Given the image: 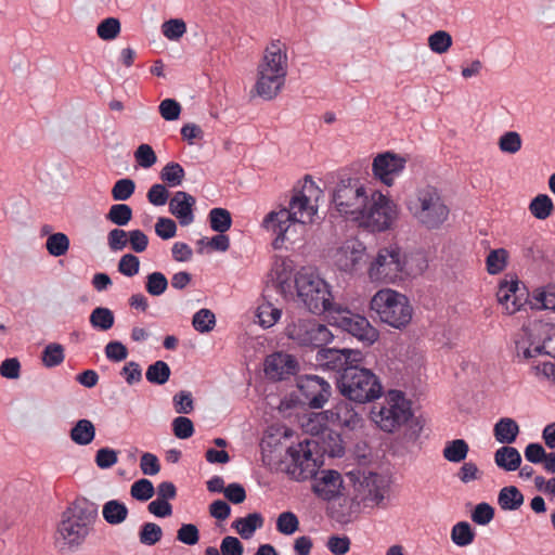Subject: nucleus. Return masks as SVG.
<instances>
[{"label":"nucleus","mask_w":555,"mask_h":555,"mask_svg":"<svg viewBox=\"0 0 555 555\" xmlns=\"http://www.w3.org/2000/svg\"><path fill=\"white\" fill-rule=\"evenodd\" d=\"M96 518V504L86 499L76 500L62 513L56 541L69 548L80 546L93 530Z\"/></svg>","instance_id":"3"},{"label":"nucleus","mask_w":555,"mask_h":555,"mask_svg":"<svg viewBox=\"0 0 555 555\" xmlns=\"http://www.w3.org/2000/svg\"><path fill=\"white\" fill-rule=\"evenodd\" d=\"M129 511L125 503L118 500L107 501L102 508L104 520L113 526L124 522L128 517Z\"/></svg>","instance_id":"30"},{"label":"nucleus","mask_w":555,"mask_h":555,"mask_svg":"<svg viewBox=\"0 0 555 555\" xmlns=\"http://www.w3.org/2000/svg\"><path fill=\"white\" fill-rule=\"evenodd\" d=\"M46 246L50 255L60 257L67 253L69 240L64 233H54L47 238Z\"/></svg>","instance_id":"48"},{"label":"nucleus","mask_w":555,"mask_h":555,"mask_svg":"<svg viewBox=\"0 0 555 555\" xmlns=\"http://www.w3.org/2000/svg\"><path fill=\"white\" fill-rule=\"evenodd\" d=\"M508 254L504 248L493 249L486 259L487 271L490 274L502 272L507 264Z\"/></svg>","instance_id":"46"},{"label":"nucleus","mask_w":555,"mask_h":555,"mask_svg":"<svg viewBox=\"0 0 555 555\" xmlns=\"http://www.w3.org/2000/svg\"><path fill=\"white\" fill-rule=\"evenodd\" d=\"M177 540L186 545H195L199 541L198 528L193 524H183L177 531Z\"/></svg>","instance_id":"60"},{"label":"nucleus","mask_w":555,"mask_h":555,"mask_svg":"<svg viewBox=\"0 0 555 555\" xmlns=\"http://www.w3.org/2000/svg\"><path fill=\"white\" fill-rule=\"evenodd\" d=\"M285 332L289 339L307 347L321 348L334 338L333 333L326 325L312 319H298L288 324Z\"/></svg>","instance_id":"15"},{"label":"nucleus","mask_w":555,"mask_h":555,"mask_svg":"<svg viewBox=\"0 0 555 555\" xmlns=\"http://www.w3.org/2000/svg\"><path fill=\"white\" fill-rule=\"evenodd\" d=\"M468 451V443L464 439H454L446 443L442 454L447 461L460 463L466 459Z\"/></svg>","instance_id":"35"},{"label":"nucleus","mask_w":555,"mask_h":555,"mask_svg":"<svg viewBox=\"0 0 555 555\" xmlns=\"http://www.w3.org/2000/svg\"><path fill=\"white\" fill-rule=\"evenodd\" d=\"M361 416L354 410L350 400H340L330 410L317 413L310 418L307 430L319 434L324 429L347 428L354 429L361 423Z\"/></svg>","instance_id":"11"},{"label":"nucleus","mask_w":555,"mask_h":555,"mask_svg":"<svg viewBox=\"0 0 555 555\" xmlns=\"http://www.w3.org/2000/svg\"><path fill=\"white\" fill-rule=\"evenodd\" d=\"M95 464L101 469H108L118 462V452L111 448H101L95 454Z\"/></svg>","instance_id":"59"},{"label":"nucleus","mask_w":555,"mask_h":555,"mask_svg":"<svg viewBox=\"0 0 555 555\" xmlns=\"http://www.w3.org/2000/svg\"><path fill=\"white\" fill-rule=\"evenodd\" d=\"M288 70L286 44L272 40L257 65L255 93L266 101L275 99L284 88Z\"/></svg>","instance_id":"2"},{"label":"nucleus","mask_w":555,"mask_h":555,"mask_svg":"<svg viewBox=\"0 0 555 555\" xmlns=\"http://www.w3.org/2000/svg\"><path fill=\"white\" fill-rule=\"evenodd\" d=\"M139 541L146 546H153L163 538V529L155 522H144L140 527Z\"/></svg>","instance_id":"41"},{"label":"nucleus","mask_w":555,"mask_h":555,"mask_svg":"<svg viewBox=\"0 0 555 555\" xmlns=\"http://www.w3.org/2000/svg\"><path fill=\"white\" fill-rule=\"evenodd\" d=\"M554 210V204L552 198L546 194L537 195L529 204L530 214L539 219H547Z\"/></svg>","instance_id":"36"},{"label":"nucleus","mask_w":555,"mask_h":555,"mask_svg":"<svg viewBox=\"0 0 555 555\" xmlns=\"http://www.w3.org/2000/svg\"><path fill=\"white\" fill-rule=\"evenodd\" d=\"M171 371L169 365L163 361L158 360L151 365H149L145 377L146 380L154 385H164L169 380Z\"/></svg>","instance_id":"40"},{"label":"nucleus","mask_w":555,"mask_h":555,"mask_svg":"<svg viewBox=\"0 0 555 555\" xmlns=\"http://www.w3.org/2000/svg\"><path fill=\"white\" fill-rule=\"evenodd\" d=\"M318 365L326 371H335L340 374L351 365L363 361V353L357 349L320 348L315 356Z\"/></svg>","instance_id":"18"},{"label":"nucleus","mask_w":555,"mask_h":555,"mask_svg":"<svg viewBox=\"0 0 555 555\" xmlns=\"http://www.w3.org/2000/svg\"><path fill=\"white\" fill-rule=\"evenodd\" d=\"M321 193L314 181L307 177L300 188H294L288 208L271 211L264 217L262 227L275 235L274 249L282 248L286 242H294L291 232L296 225L313 222Z\"/></svg>","instance_id":"1"},{"label":"nucleus","mask_w":555,"mask_h":555,"mask_svg":"<svg viewBox=\"0 0 555 555\" xmlns=\"http://www.w3.org/2000/svg\"><path fill=\"white\" fill-rule=\"evenodd\" d=\"M263 526V517L259 513H251L245 517L236 518L232 527L243 539H250L255 531Z\"/></svg>","instance_id":"29"},{"label":"nucleus","mask_w":555,"mask_h":555,"mask_svg":"<svg viewBox=\"0 0 555 555\" xmlns=\"http://www.w3.org/2000/svg\"><path fill=\"white\" fill-rule=\"evenodd\" d=\"M65 359L64 347L57 343L47 345L42 351V363L46 367H55Z\"/></svg>","instance_id":"43"},{"label":"nucleus","mask_w":555,"mask_h":555,"mask_svg":"<svg viewBox=\"0 0 555 555\" xmlns=\"http://www.w3.org/2000/svg\"><path fill=\"white\" fill-rule=\"evenodd\" d=\"M519 434V426L511 417L500 418L493 428V435L498 442L503 444L513 443Z\"/></svg>","instance_id":"28"},{"label":"nucleus","mask_w":555,"mask_h":555,"mask_svg":"<svg viewBox=\"0 0 555 555\" xmlns=\"http://www.w3.org/2000/svg\"><path fill=\"white\" fill-rule=\"evenodd\" d=\"M371 309L383 323L398 330L406 327L413 315L409 298L390 288L380 289L373 296Z\"/></svg>","instance_id":"9"},{"label":"nucleus","mask_w":555,"mask_h":555,"mask_svg":"<svg viewBox=\"0 0 555 555\" xmlns=\"http://www.w3.org/2000/svg\"><path fill=\"white\" fill-rule=\"evenodd\" d=\"M208 221L211 230L218 233L227 232L232 225V217L225 208H212L208 214Z\"/></svg>","instance_id":"39"},{"label":"nucleus","mask_w":555,"mask_h":555,"mask_svg":"<svg viewBox=\"0 0 555 555\" xmlns=\"http://www.w3.org/2000/svg\"><path fill=\"white\" fill-rule=\"evenodd\" d=\"M155 233L162 240L172 238L177 233V224L170 218L159 217L155 223Z\"/></svg>","instance_id":"61"},{"label":"nucleus","mask_w":555,"mask_h":555,"mask_svg":"<svg viewBox=\"0 0 555 555\" xmlns=\"http://www.w3.org/2000/svg\"><path fill=\"white\" fill-rule=\"evenodd\" d=\"M154 493L155 489L152 481L145 478L134 481L130 488V495L140 502L149 501Z\"/></svg>","instance_id":"50"},{"label":"nucleus","mask_w":555,"mask_h":555,"mask_svg":"<svg viewBox=\"0 0 555 555\" xmlns=\"http://www.w3.org/2000/svg\"><path fill=\"white\" fill-rule=\"evenodd\" d=\"M293 261L287 258H276L271 268V281L283 296L293 294Z\"/></svg>","instance_id":"26"},{"label":"nucleus","mask_w":555,"mask_h":555,"mask_svg":"<svg viewBox=\"0 0 555 555\" xmlns=\"http://www.w3.org/2000/svg\"><path fill=\"white\" fill-rule=\"evenodd\" d=\"M134 160L138 166L147 169L156 164L157 156L150 144L142 143L134 151Z\"/></svg>","instance_id":"54"},{"label":"nucleus","mask_w":555,"mask_h":555,"mask_svg":"<svg viewBox=\"0 0 555 555\" xmlns=\"http://www.w3.org/2000/svg\"><path fill=\"white\" fill-rule=\"evenodd\" d=\"M406 208L412 217L428 230L440 228L449 217V208L440 192L433 185L416 189L409 197Z\"/></svg>","instance_id":"5"},{"label":"nucleus","mask_w":555,"mask_h":555,"mask_svg":"<svg viewBox=\"0 0 555 555\" xmlns=\"http://www.w3.org/2000/svg\"><path fill=\"white\" fill-rule=\"evenodd\" d=\"M313 441L308 439L298 444L291 446L286 453L291 459L287 473L296 480H307L313 477L319 468V463L313 457L311 446Z\"/></svg>","instance_id":"16"},{"label":"nucleus","mask_w":555,"mask_h":555,"mask_svg":"<svg viewBox=\"0 0 555 555\" xmlns=\"http://www.w3.org/2000/svg\"><path fill=\"white\" fill-rule=\"evenodd\" d=\"M184 177L185 171L183 167L176 162L166 164L159 173L160 180L170 188L181 185Z\"/></svg>","instance_id":"37"},{"label":"nucleus","mask_w":555,"mask_h":555,"mask_svg":"<svg viewBox=\"0 0 555 555\" xmlns=\"http://www.w3.org/2000/svg\"><path fill=\"white\" fill-rule=\"evenodd\" d=\"M337 387L346 399L357 403L371 402L379 398L383 390L379 378L360 364L351 365L340 374Z\"/></svg>","instance_id":"7"},{"label":"nucleus","mask_w":555,"mask_h":555,"mask_svg":"<svg viewBox=\"0 0 555 555\" xmlns=\"http://www.w3.org/2000/svg\"><path fill=\"white\" fill-rule=\"evenodd\" d=\"M256 315L261 327L270 328L281 319L282 310L264 300L258 306Z\"/></svg>","instance_id":"33"},{"label":"nucleus","mask_w":555,"mask_h":555,"mask_svg":"<svg viewBox=\"0 0 555 555\" xmlns=\"http://www.w3.org/2000/svg\"><path fill=\"white\" fill-rule=\"evenodd\" d=\"M475 537L476 532L467 521H459L451 529V540L460 547H465L472 544Z\"/></svg>","instance_id":"34"},{"label":"nucleus","mask_w":555,"mask_h":555,"mask_svg":"<svg viewBox=\"0 0 555 555\" xmlns=\"http://www.w3.org/2000/svg\"><path fill=\"white\" fill-rule=\"evenodd\" d=\"M356 490L363 501L379 504L385 499L388 480L385 476L371 470H354L349 473Z\"/></svg>","instance_id":"17"},{"label":"nucleus","mask_w":555,"mask_h":555,"mask_svg":"<svg viewBox=\"0 0 555 555\" xmlns=\"http://www.w3.org/2000/svg\"><path fill=\"white\" fill-rule=\"evenodd\" d=\"M221 555H243L244 547L242 542L232 535H227L220 544Z\"/></svg>","instance_id":"64"},{"label":"nucleus","mask_w":555,"mask_h":555,"mask_svg":"<svg viewBox=\"0 0 555 555\" xmlns=\"http://www.w3.org/2000/svg\"><path fill=\"white\" fill-rule=\"evenodd\" d=\"M192 325L199 333H209L216 325V317L211 310L203 308L193 315Z\"/></svg>","instance_id":"45"},{"label":"nucleus","mask_w":555,"mask_h":555,"mask_svg":"<svg viewBox=\"0 0 555 555\" xmlns=\"http://www.w3.org/2000/svg\"><path fill=\"white\" fill-rule=\"evenodd\" d=\"M163 35L169 40L180 39L186 31V25L182 20L172 18L162 25Z\"/></svg>","instance_id":"56"},{"label":"nucleus","mask_w":555,"mask_h":555,"mask_svg":"<svg viewBox=\"0 0 555 555\" xmlns=\"http://www.w3.org/2000/svg\"><path fill=\"white\" fill-rule=\"evenodd\" d=\"M494 462L498 467L506 472H514L520 467L521 455L516 448L503 446L495 451Z\"/></svg>","instance_id":"27"},{"label":"nucleus","mask_w":555,"mask_h":555,"mask_svg":"<svg viewBox=\"0 0 555 555\" xmlns=\"http://www.w3.org/2000/svg\"><path fill=\"white\" fill-rule=\"evenodd\" d=\"M114 320L112 310L104 307L95 308L89 318L90 324L101 331L109 330L114 325Z\"/></svg>","instance_id":"42"},{"label":"nucleus","mask_w":555,"mask_h":555,"mask_svg":"<svg viewBox=\"0 0 555 555\" xmlns=\"http://www.w3.org/2000/svg\"><path fill=\"white\" fill-rule=\"evenodd\" d=\"M196 199L184 191H178L169 199V212L175 216L180 225L188 227L194 222Z\"/></svg>","instance_id":"23"},{"label":"nucleus","mask_w":555,"mask_h":555,"mask_svg":"<svg viewBox=\"0 0 555 555\" xmlns=\"http://www.w3.org/2000/svg\"><path fill=\"white\" fill-rule=\"evenodd\" d=\"M406 158L392 152L378 154L372 164L374 177L387 186H391L405 168Z\"/></svg>","instance_id":"21"},{"label":"nucleus","mask_w":555,"mask_h":555,"mask_svg":"<svg viewBox=\"0 0 555 555\" xmlns=\"http://www.w3.org/2000/svg\"><path fill=\"white\" fill-rule=\"evenodd\" d=\"M120 33V23L115 17L103 20L96 27V34L102 40H113Z\"/></svg>","instance_id":"55"},{"label":"nucleus","mask_w":555,"mask_h":555,"mask_svg":"<svg viewBox=\"0 0 555 555\" xmlns=\"http://www.w3.org/2000/svg\"><path fill=\"white\" fill-rule=\"evenodd\" d=\"M140 269V260L132 254L124 255L118 262V271L126 276L138 274Z\"/></svg>","instance_id":"62"},{"label":"nucleus","mask_w":555,"mask_h":555,"mask_svg":"<svg viewBox=\"0 0 555 555\" xmlns=\"http://www.w3.org/2000/svg\"><path fill=\"white\" fill-rule=\"evenodd\" d=\"M333 260L339 271L357 272L366 261V248L361 241L349 238L336 249Z\"/></svg>","instance_id":"19"},{"label":"nucleus","mask_w":555,"mask_h":555,"mask_svg":"<svg viewBox=\"0 0 555 555\" xmlns=\"http://www.w3.org/2000/svg\"><path fill=\"white\" fill-rule=\"evenodd\" d=\"M172 431L179 439H188L194 434L193 422L185 416H178L172 421Z\"/></svg>","instance_id":"58"},{"label":"nucleus","mask_w":555,"mask_h":555,"mask_svg":"<svg viewBox=\"0 0 555 555\" xmlns=\"http://www.w3.org/2000/svg\"><path fill=\"white\" fill-rule=\"evenodd\" d=\"M534 359H529L528 361H532V370L538 377H542L555 383V362L552 361H537Z\"/></svg>","instance_id":"63"},{"label":"nucleus","mask_w":555,"mask_h":555,"mask_svg":"<svg viewBox=\"0 0 555 555\" xmlns=\"http://www.w3.org/2000/svg\"><path fill=\"white\" fill-rule=\"evenodd\" d=\"M531 298L534 308L555 311V285L535 289Z\"/></svg>","instance_id":"38"},{"label":"nucleus","mask_w":555,"mask_h":555,"mask_svg":"<svg viewBox=\"0 0 555 555\" xmlns=\"http://www.w3.org/2000/svg\"><path fill=\"white\" fill-rule=\"evenodd\" d=\"M135 191V183L129 178L119 179L112 188V197L122 202L129 199Z\"/></svg>","instance_id":"52"},{"label":"nucleus","mask_w":555,"mask_h":555,"mask_svg":"<svg viewBox=\"0 0 555 555\" xmlns=\"http://www.w3.org/2000/svg\"><path fill=\"white\" fill-rule=\"evenodd\" d=\"M296 366V360L284 352H274L264 360V373L271 379L281 380L295 374Z\"/></svg>","instance_id":"24"},{"label":"nucleus","mask_w":555,"mask_h":555,"mask_svg":"<svg viewBox=\"0 0 555 555\" xmlns=\"http://www.w3.org/2000/svg\"><path fill=\"white\" fill-rule=\"evenodd\" d=\"M470 518L479 526H487L494 518V508L488 503H479L472 512Z\"/></svg>","instance_id":"57"},{"label":"nucleus","mask_w":555,"mask_h":555,"mask_svg":"<svg viewBox=\"0 0 555 555\" xmlns=\"http://www.w3.org/2000/svg\"><path fill=\"white\" fill-rule=\"evenodd\" d=\"M516 356L521 360L550 356L555 358V325L532 321L522 326L515 341Z\"/></svg>","instance_id":"6"},{"label":"nucleus","mask_w":555,"mask_h":555,"mask_svg":"<svg viewBox=\"0 0 555 555\" xmlns=\"http://www.w3.org/2000/svg\"><path fill=\"white\" fill-rule=\"evenodd\" d=\"M452 46V37L444 30H437L428 37L429 49L437 53H446Z\"/></svg>","instance_id":"49"},{"label":"nucleus","mask_w":555,"mask_h":555,"mask_svg":"<svg viewBox=\"0 0 555 555\" xmlns=\"http://www.w3.org/2000/svg\"><path fill=\"white\" fill-rule=\"evenodd\" d=\"M496 299L508 314H513L521 308L525 302V293L520 288L517 278L505 276L500 281Z\"/></svg>","instance_id":"22"},{"label":"nucleus","mask_w":555,"mask_h":555,"mask_svg":"<svg viewBox=\"0 0 555 555\" xmlns=\"http://www.w3.org/2000/svg\"><path fill=\"white\" fill-rule=\"evenodd\" d=\"M498 502L503 511H516L522 505L524 495L518 488L508 486L501 489Z\"/></svg>","instance_id":"31"},{"label":"nucleus","mask_w":555,"mask_h":555,"mask_svg":"<svg viewBox=\"0 0 555 555\" xmlns=\"http://www.w3.org/2000/svg\"><path fill=\"white\" fill-rule=\"evenodd\" d=\"M334 324L340 330L349 333L364 346L373 345L379 337L378 331L360 314L338 305L330 315Z\"/></svg>","instance_id":"14"},{"label":"nucleus","mask_w":555,"mask_h":555,"mask_svg":"<svg viewBox=\"0 0 555 555\" xmlns=\"http://www.w3.org/2000/svg\"><path fill=\"white\" fill-rule=\"evenodd\" d=\"M372 421L385 433H395L413 416L411 402L400 390H389L372 409Z\"/></svg>","instance_id":"8"},{"label":"nucleus","mask_w":555,"mask_h":555,"mask_svg":"<svg viewBox=\"0 0 555 555\" xmlns=\"http://www.w3.org/2000/svg\"><path fill=\"white\" fill-rule=\"evenodd\" d=\"M106 219L118 227L127 225L132 219V209L127 204H114L106 214Z\"/></svg>","instance_id":"44"},{"label":"nucleus","mask_w":555,"mask_h":555,"mask_svg":"<svg viewBox=\"0 0 555 555\" xmlns=\"http://www.w3.org/2000/svg\"><path fill=\"white\" fill-rule=\"evenodd\" d=\"M370 189L367 190L359 180H341L333 194V203L337 211L356 221L369 204Z\"/></svg>","instance_id":"12"},{"label":"nucleus","mask_w":555,"mask_h":555,"mask_svg":"<svg viewBox=\"0 0 555 555\" xmlns=\"http://www.w3.org/2000/svg\"><path fill=\"white\" fill-rule=\"evenodd\" d=\"M298 389L302 402L312 409L322 408L332 393L331 385L317 375L301 377L298 382Z\"/></svg>","instance_id":"20"},{"label":"nucleus","mask_w":555,"mask_h":555,"mask_svg":"<svg viewBox=\"0 0 555 555\" xmlns=\"http://www.w3.org/2000/svg\"><path fill=\"white\" fill-rule=\"evenodd\" d=\"M397 215V205L391 199L370 189L369 204L362 214L356 217V222L372 232H380L390 228Z\"/></svg>","instance_id":"10"},{"label":"nucleus","mask_w":555,"mask_h":555,"mask_svg":"<svg viewBox=\"0 0 555 555\" xmlns=\"http://www.w3.org/2000/svg\"><path fill=\"white\" fill-rule=\"evenodd\" d=\"M299 528L298 517L293 512H283L276 519V530L285 535L295 533Z\"/></svg>","instance_id":"53"},{"label":"nucleus","mask_w":555,"mask_h":555,"mask_svg":"<svg viewBox=\"0 0 555 555\" xmlns=\"http://www.w3.org/2000/svg\"><path fill=\"white\" fill-rule=\"evenodd\" d=\"M499 149L503 153L516 154L522 145L521 137L516 131H507L499 139Z\"/></svg>","instance_id":"51"},{"label":"nucleus","mask_w":555,"mask_h":555,"mask_svg":"<svg viewBox=\"0 0 555 555\" xmlns=\"http://www.w3.org/2000/svg\"><path fill=\"white\" fill-rule=\"evenodd\" d=\"M168 287V280L164 273L155 271L146 276L145 289L154 297L162 296Z\"/></svg>","instance_id":"47"},{"label":"nucleus","mask_w":555,"mask_h":555,"mask_svg":"<svg viewBox=\"0 0 555 555\" xmlns=\"http://www.w3.org/2000/svg\"><path fill=\"white\" fill-rule=\"evenodd\" d=\"M95 437V428L89 420H79L70 429V439L79 446H87Z\"/></svg>","instance_id":"32"},{"label":"nucleus","mask_w":555,"mask_h":555,"mask_svg":"<svg viewBox=\"0 0 555 555\" xmlns=\"http://www.w3.org/2000/svg\"><path fill=\"white\" fill-rule=\"evenodd\" d=\"M297 297L302 305L314 314L331 315L339 304L334 297L328 283L314 271L302 268L294 276Z\"/></svg>","instance_id":"4"},{"label":"nucleus","mask_w":555,"mask_h":555,"mask_svg":"<svg viewBox=\"0 0 555 555\" xmlns=\"http://www.w3.org/2000/svg\"><path fill=\"white\" fill-rule=\"evenodd\" d=\"M315 495L323 501H332L341 494L343 478L336 470H324L312 486Z\"/></svg>","instance_id":"25"},{"label":"nucleus","mask_w":555,"mask_h":555,"mask_svg":"<svg viewBox=\"0 0 555 555\" xmlns=\"http://www.w3.org/2000/svg\"><path fill=\"white\" fill-rule=\"evenodd\" d=\"M404 267L405 260L399 247L382 248L370 266L369 276L373 282L396 283L402 279Z\"/></svg>","instance_id":"13"}]
</instances>
